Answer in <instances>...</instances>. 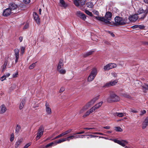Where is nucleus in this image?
Masks as SVG:
<instances>
[{
    "mask_svg": "<svg viewBox=\"0 0 148 148\" xmlns=\"http://www.w3.org/2000/svg\"><path fill=\"white\" fill-rule=\"evenodd\" d=\"M25 103V99H23L22 100L20 104L19 108L20 110L22 109L23 108Z\"/></svg>",
    "mask_w": 148,
    "mask_h": 148,
    "instance_id": "obj_27",
    "label": "nucleus"
},
{
    "mask_svg": "<svg viewBox=\"0 0 148 148\" xmlns=\"http://www.w3.org/2000/svg\"><path fill=\"white\" fill-rule=\"evenodd\" d=\"M102 103L103 102L102 101L100 102L93 107L92 108L93 109L94 111H95V110L99 108L101 106Z\"/></svg>",
    "mask_w": 148,
    "mask_h": 148,
    "instance_id": "obj_21",
    "label": "nucleus"
},
{
    "mask_svg": "<svg viewBox=\"0 0 148 148\" xmlns=\"http://www.w3.org/2000/svg\"><path fill=\"white\" fill-rule=\"evenodd\" d=\"M73 138H74V137L73 135L69 136L65 138L66 141H69L71 140Z\"/></svg>",
    "mask_w": 148,
    "mask_h": 148,
    "instance_id": "obj_35",
    "label": "nucleus"
},
{
    "mask_svg": "<svg viewBox=\"0 0 148 148\" xmlns=\"http://www.w3.org/2000/svg\"><path fill=\"white\" fill-rule=\"evenodd\" d=\"M21 131V127L20 125H17L15 130V133L18 134V133Z\"/></svg>",
    "mask_w": 148,
    "mask_h": 148,
    "instance_id": "obj_28",
    "label": "nucleus"
},
{
    "mask_svg": "<svg viewBox=\"0 0 148 148\" xmlns=\"http://www.w3.org/2000/svg\"><path fill=\"white\" fill-rule=\"evenodd\" d=\"M115 23L116 25H123L128 23L129 21H128L126 18H123L122 17L116 16L114 18Z\"/></svg>",
    "mask_w": 148,
    "mask_h": 148,
    "instance_id": "obj_2",
    "label": "nucleus"
},
{
    "mask_svg": "<svg viewBox=\"0 0 148 148\" xmlns=\"http://www.w3.org/2000/svg\"><path fill=\"white\" fill-rule=\"evenodd\" d=\"M18 72L17 71L15 73L13 74V77H16L18 76Z\"/></svg>",
    "mask_w": 148,
    "mask_h": 148,
    "instance_id": "obj_47",
    "label": "nucleus"
},
{
    "mask_svg": "<svg viewBox=\"0 0 148 148\" xmlns=\"http://www.w3.org/2000/svg\"><path fill=\"white\" fill-rule=\"evenodd\" d=\"M25 49V48L24 47H21V53L22 55L23 54Z\"/></svg>",
    "mask_w": 148,
    "mask_h": 148,
    "instance_id": "obj_44",
    "label": "nucleus"
},
{
    "mask_svg": "<svg viewBox=\"0 0 148 148\" xmlns=\"http://www.w3.org/2000/svg\"><path fill=\"white\" fill-rule=\"evenodd\" d=\"M15 57H19V50L18 49H15L14 50Z\"/></svg>",
    "mask_w": 148,
    "mask_h": 148,
    "instance_id": "obj_32",
    "label": "nucleus"
},
{
    "mask_svg": "<svg viewBox=\"0 0 148 148\" xmlns=\"http://www.w3.org/2000/svg\"><path fill=\"white\" fill-rule=\"evenodd\" d=\"M77 16L82 19L85 20L86 19V15L81 12L78 11L77 12Z\"/></svg>",
    "mask_w": 148,
    "mask_h": 148,
    "instance_id": "obj_16",
    "label": "nucleus"
},
{
    "mask_svg": "<svg viewBox=\"0 0 148 148\" xmlns=\"http://www.w3.org/2000/svg\"><path fill=\"white\" fill-rule=\"evenodd\" d=\"M17 7V5L13 3H10L9 4L8 8L13 12L14 13L16 12H14V11L16 10Z\"/></svg>",
    "mask_w": 148,
    "mask_h": 148,
    "instance_id": "obj_11",
    "label": "nucleus"
},
{
    "mask_svg": "<svg viewBox=\"0 0 148 148\" xmlns=\"http://www.w3.org/2000/svg\"><path fill=\"white\" fill-rule=\"evenodd\" d=\"M36 62L33 63L31 65L29 66V69H33L36 66Z\"/></svg>",
    "mask_w": 148,
    "mask_h": 148,
    "instance_id": "obj_38",
    "label": "nucleus"
},
{
    "mask_svg": "<svg viewBox=\"0 0 148 148\" xmlns=\"http://www.w3.org/2000/svg\"><path fill=\"white\" fill-rule=\"evenodd\" d=\"M110 127L109 126H106L105 127H104L103 128L106 129H109L110 128Z\"/></svg>",
    "mask_w": 148,
    "mask_h": 148,
    "instance_id": "obj_61",
    "label": "nucleus"
},
{
    "mask_svg": "<svg viewBox=\"0 0 148 148\" xmlns=\"http://www.w3.org/2000/svg\"><path fill=\"white\" fill-rule=\"evenodd\" d=\"M23 139L22 138H20L18 139L15 143V148H17L20 145L21 143L22 142Z\"/></svg>",
    "mask_w": 148,
    "mask_h": 148,
    "instance_id": "obj_19",
    "label": "nucleus"
},
{
    "mask_svg": "<svg viewBox=\"0 0 148 148\" xmlns=\"http://www.w3.org/2000/svg\"><path fill=\"white\" fill-rule=\"evenodd\" d=\"M95 51L94 50H90L83 54V56L84 57H86L92 54Z\"/></svg>",
    "mask_w": 148,
    "mask_h": 148,
    "instance_id": "obj_23",
    "label": "nucleus"
},
{
    "mask_svg": "<svg viewBox=\"0 0 148 148\" xmlns=\"http://www.w3.org/2000/svg\"><path fill=\"white\" fill-rule=\"evenodd\" d=\"M72 129H69L64 132L62 133L63 136H64L71 133L72 132Z\"/></svg>",
    "mask_w": 148,
    "mask_h": 148,
    "instance_id": "obj_34",
    "label": "nucleus"
},
{
    "mask_svg": "<svg viewBox=\"0 0 148 148\" xmlns=\"http://www.w3.org/2000/svg\"><path fill=\"white\" fill-rule=\"evenodd\" d=\"M146 113V111L145 110H143L140 112V115H142Z\"/></svg>",
    "mask_w": 148,
    "mask_h": 148,
    "instance_id": "obj_53",
    "label": "nucleus"
},
{
    "mask_svg": "<svg viewBox=\"0 0 148 148\" xmlns=\"http://www.w3.org/2000/svg\"><path fill=\"white\" fill-rule=\"evenodd\" d=\"M84 133V131H82L81 132H77V133H76V134H83Z\"/></svg>",
    "mask_w": 148,
    "mask_h": 148,
    "instance_id": "obj_58",
    "label": "nucleus"
},
{
    "mask_svg": "<svg viewBox=\"0 0 148 148\" xmlns=\"http://www.w3.org/2000/svg\"><path fill=\"white\" fill-rule=\"evenodd\" d=\"M12 13H14L13 12L8 8L4 10L3 12V15L4 16H7L10 15Z\"/></svg>",
    "mask_w": 148,
    "mask_h": 148,
    "instance_id": "obj_12",
    "label": "nucleus"
},
{
    "mask_svg": "<svg viewBox=\"0 0 148 148\" xmlns=\"http://www.w3.org/2000/svg\"><path fill=\"white\" fill-rule=\"evenodd\" d=\"M19 40L20 42H21L23 40L22 37L20 36L19 38Z\"/></svg>",
    "mask_w": 148,
    "mask_h": 148,
    "instance_id": "obj_59",
    "label": "nucleus"
},
{
    "mask_svg": "<svg viewBox=\"0 0 148 148\" xmlns=\"http://www.w3.org/2000/svg\"><path fill=\"white\" fill-rule=\"evenodd\" d=\"M86 136H89L91 138L95 137H97V136H96L93 135H86Z\"/></svg>",
    "mask_w": 148,
    "mask_h": 148,
    "instance_id": "obj_56",
    "label": "nucleus"
},
{
    "mask_svg": "<svg viewBox=\"0 0 148 148\" xmlns=\"http://www.w3.org/2000/svg\"><path fill=\"white\" fill-rule=\"evenodd\" d=\"M33 15L34 19L36 23L38 24H39L40 23V19L37 13L34 12Z\"/></svg>",
    "mask_w": 148,
    "mask_h": 148,
    "instance_id": "obj_15",
    "label": "nucleus"
},
{
    "mask_svg": "<svg viewBox=\"0 0 148 148\" xmlns=\"http://www.w3.org/2000/svg\"><path fill=\"white\" fill-rule=\"evenodd\" d=\"M23 2L26 4L29 3L30 2V0H23Z\"/></svg>",
    "mask_w": 148,
    "mask_h": 148,
    "instance_id": "obj_50",
    "label": "nucleus"
},
{
    "mask_svg": "<svg viewBox=\"0 0 148 148\" xmlns=\"http://www.w3.org/2000/svg\"><path fill=\"white\" fill-rule=\"evenodd\" d=\"M60 3V6L64 8H65L68 6V5L65 3L64 0H59Z\"/></svg>",
    "mask_w": 148,
    "mask_h": 148,
    "instance_id": "obj_22",
    "label": "nucleus"
},
{
    "mask_svg": "<svg viewBox=\"0 0 148 148\" xmlns=\"http://www.w3.org/2000/svg\"><path fill=\"white\" fill-rule=\"evenodd\" d=\"M138 12L139 14L143 13L142 16L139 18L140 19H143L146 16L148 12V9L147 8L146 10H144L142 8H140Z\"/></svg>",
    "mask_w": 148,
    "mask_h": 148,
    "instance_id": "obj_6",
    "label": "nucleus"
},
{
    "mask_svg": "<svg viewBox=\"0 0 148 148\" xmlns=\"http://www.w3.org/2000/svg\"><path fill=\"white\" fill-rule=\"evenodd\" d=\"M97 99V98H95L92 99L82 108L79 111V113H82L85 110L88 109L90 106L94 104Z\"/></svg>",
    "mask_w": 148,
    "mask_h": 148,
    "instance_id": "obj_4",
    "label": "nucleus"
},
{
    "mask_svg": "<svg viewBox=\"0 0 148 148\" xmlns=\"http://www.w3.org/2000/svg\"><path fill=\"white\" fill-rule=\"evenodd\" d=\"M94 111L93 109L92 108L89 110L87 111L85 114L83 115L84 117H85L86 116H88L90 113L93 112Z\"/></svg>",
    "mask_w": 148,
    "mask_h": 148,
    "instance_id": "obj_24",
    "label": "nucleus"
},
{
    "mask_svg": "<svg viewBox=\"0 0 148 148\" xmlns=\"http://www.w3.org/2000/svg\"><path fill=\"white\" fill-rule=\"evenodd\" d=\"M65 141H66V140L65 138H62L61 139H59L58 140V141H55V145H56L60 143H61L62 142H64Z\"/></svg>",
    "mask_w": 148,
    "mask_h": 148,
    "instance_id": "obj_29",
    "label": "nucleus"
},
{
    "mask_svg": "<svg viewBox=\"0 0 148 148\" xmlns=\"http://www.w3.org/2000/svg\"><path fill=\"white\" fill-rule=\"evenodd\" d=\"M111 140L114 141L115 143H116L123 147L127 143V142L126 140H123L121 141L116 139Z\"/></svg>",
    "mask_w": 148,
    "mask_h": 148,
    "instance_id": "obj_13",
    "label": "nucleus"
},
{
    "mask_svg": "<svg viewBox=\"0 0 148 148\" xmlns=\"http://www.w3.org/2000/svg\"><path fill=\"white\" fill-rule=\"evenodd\" d=\"M86 5L87 7L89 8H91L93 6V5L92 3L91 2L87 3H86Z\"/></svg>",
    "mask_w": 148,
    "mask_h": 148,
    "instance_id": "obj_33",
    "label": "nucleus"
},
{
    "mask_svg": "<svg viewBox=\"0 0 148 148\" xmlns=\"http://www.w3.org/2000/svg\"><path fill=\"white\" fill-rule=\"evenodd\" d=\"M7 110V108L4 104H2L0 106V114H3Z\"/></svg>",
    "mask_w": 148,
    "mask_h": 148,
    "instance_id": "obj_17",
    "label": "nucleus"
},
{
    "mask_svg": "<svg viewBox=\"0 0 148 148\" xmlns=\"http://www.w3.org/2000/svg\"><path fill=\"white\" fill-rule=\"evenodd\" d=\"M115 130L117 132H122L123 131L121 128L119 127H115Z\"/></svg>",
    "mask_w": 148,
    "mask_h": 148,
    "instance_id": "obj_39",
    "label": "nucleus"
},
{
    "mask_svg": "<svg viewBox=\"0 0 148 148\" xmlns=\"http://www.w3.org/2000/svg\"><path fill=\"white\" fill-rule=\"evenodd\" d=\"M107 33L110 34L112 36L114 37V34L112 32H110V31H107Z\"/></svg>",
    "mask_w": 148,
    "mask_h": 148,
    "instance_id": "obj_51",
    "label": "nucleus"
},
{
    "mask_svg": "<svg viewBox=\"0 0 148 148\" xmlns=\"http://www.w3.org/2000/svg\"><path fill=\"white\" fill-rule=\"evenodd\" d=\"M28 27V24H26L25 25V26L24 27V28L25 29L27 28Z\"/></svg>",
    "mask_w": 148,
    "mask_h": 148,
    "instance_id": "obj_62",
    "label": "nucleus"
},
{
    "mask_svg": "<svg viewBox=\"0 0 148 148\" xmlns=\"http://www.w3.org/2000/svg\"><path fill=\"white\" fill-rule=\"evenodd\" d=\"M115 115L119 117H121L123 116L126 115V114L125 113L116 112Z\"/></svg>",
    "mask_w": 148,
    "mask_h": 148,
    "instance_id": "obj_31",
    "label": "nucleus"
},
{
    "mask_svg": "<svg viewBox=\"0 0 148 148\" xmlns=\"http://www.w3.org/2000/svg\"><path fill=\"white\" fill-rule=\"evenodd\" d=\"M14 134L12 133L10 135V141L11 142L13 141L14 139Z\"/></svg>",
    "mask_w": 148,
    "mask_h": 148,
    "instance_id": "obj_37",
    "label": "nucleus"
},
{
    "mask_svg": "<svg viewBox=\"0 0 148 148\" xmlns=\"http://www.w3.org/2000/svg\"><path fill=\"white\" fill-rule=\"evenodd\" d=\"M63 136V135L62 133V134H60L59 135L56 136V137H55V139L57 138H59L60 137H61L62 136Z\"/></svg>",
    "mask_w": 148,
    "mask_h": 148,
    "instance_id": "obj_54",
    "label": "nucleus"
},
{
    "mask_svg": "<svg viewBox=\"0 0 148 148\" xmlns=\"http://www.w3.org/2000/svg\"><path fill=\"white\" fill-rule=\"evenodd\" d=\"M41 9L40 8L39 10V13L40 14H41Z\"/></svg>",
    "mask_w": 148,
    "mask_h": 148,
    "instance_id": "obj_63",
    "label": "nucleus"
},
{
    "mask_svg": "<svg viewBox=\"0 0 148 148\" xmlns=\"http://www.w3.org/2000/svg\"><path fill=\"white\" fill-rule=\"evenodd\" d=\"M129 111L134 113H137L138 112V111L132 108H130Z\"/></svg>",
    "mask_w": 148,
    "mask_h": 148,
    "instance_id": "obj_40",
    "label": "nucleus"
},
{
    "mask_svg": "<svg viewBox=\"0 0 148 148\" xmlns=\"http://www.w3.org/2000/svg\"><path fill=\"white\" fill-rule=\"evenodd\" d=\"M7 62L6 61H5L4 63V64L3 67V70H4L6 68V65L7 64Z\"/></svg>",
    "mask_w": 148,
    "mask_h": 148,
    "instance_id": "obj_48",
    "label": "nucleus"
},
{
    "mask_svg": "<svg viewBox=\"0 0 148 148\" xmlns=\"http://www.w3.org/2000/svg\"><path fill=\"white\" fill-rule=\"evenodd\" d=\"M65 88L64 87H61L60 88V90H59L60 92H63L65 90Z\"/></svg>",
    "mask_w": 148,
    "mask_h": 148,
    "instance_id": "obj_49",
    "label": "nucleus"
},
{
    "mask_svg": "<svg viewBox=\"0 0 148 148\" xmlns=\"http://www.w3.org/2000/svg\"><path fill=\"white\" fill-rule=\"evenodd\" d=\"M85 13L89 15V16H92V13L89 11L88 10H86L85 11Z\"/></svg>",
    "mask_w": 148,
    "mask_h": 148,
    "instance_id": "obj_42",
    "label": "nucleus"
},
{
    "mask_svg": "<svg viewBox=\"0 0 148 148\" xmlns=\"http://www.w3.org/2000/svg\"><path fill=\"white\" fill-rule=\"evenodd\" d=\"M43 127L42 126H40L38 129L37 134V136H36V140L39 139L41 137L43 134Z\"/></svg>",
    "mask_w": 148,
    "mask_h": 148,
    "instance_id": "obj_7",
    "label": "nucleus"
},
{
    "mask_svg": "<svg viewBox=\"0 0 148 148\" xmlns=\"http://www.w3.org/2000/svg\"><path fill=\"white\" fill-rule=\"evenodd\" d=\"M118 82L117 80H115L113 81H111L109 82L106 83L103 86V87H109L113 86L116 84Z\"/></svg>",
    "mask_w": 148,
    "mask_h": 148,
    "instance_id": "obj_10",
    "label": "nucleus"
},
{
    "mask_svg": "<svg viewBox=\"0 0 148 148\" xmlns=\"http://www.w3.org/2000/svg\"><path fill=\"white\" fill-rule=\"evenodd\" d=\"M86 2V0H79V6L80 5H84Z\"/></svg>",
    "mask_w": 148,
    "mask_h": 148,
    "instance_id": "obj_36",
    "label": "nucleus"
},
{
    "mask_svg": "<svg viewBox=\"0 0 148 148\" xmlns=\"http://www.w3.org/2000/svg\"><path fill=\"white\" fill-rule=\"evenodd\" d=\"M139 16H138L137 15L135 14L129 17L128 18L130 21H135Z\"/></svg>",
    "mask_w": 148,
    "mask_h": 148,
    "instance_id": "obj_18",
    "label": "nucleus"
},
{
    "mask_svg": "<svg viewBox=\"0 0 148 148\" xmlns=\"http://www.w3.org/2000/svg\"><path fill=\"white\" fill-rule=\"evenodd\" d=\"M116 65L114 63L109 64L104 66V69L105 71L108 70L112 68H115Z\"/></svg>",
    "mask_w": 148,
    "mask_h": 148,
    "instance_id": "obj_8",
    "label": "nucleus"
},
{
    "mask_svg": "<svg viewBox=\"0 0 148 148\" xmlns=\"http://www.w3.org/2000/svg\"><path fill=\"white\" fill-rule=\"evenodd\" d=\"M57 70L60 73L62 74H64L66 73V70L63 69V67Z\"/></svg>",
    "mask_w": 148,
    "mask_h": 148,
    "instance_id": "obj_26",
    "label": "nucleus"
},
{
    "mask_svg": "<svg viewBox=\"0 0 148 148\" xmlns=\"http://www.w3.org/2000/svg\"><path fill=\"white\" fill-rule=\"evenodd\" d=\"M148 125V116L146 117L143 122L142 127L143 129L145 128Z\"/></svg>",
    "mask_w": 148,
    "mask_h": 148,
    "instance_id": "obj_14",
    "label": "nucleus"
},
{
    "mask_svg": "<svg viewBox=\"0 0 148 148\" xmlns=\"http://www.w3.org/2000/svg\"><path fill=\"white\" fill-rule=\"evenodd\" d=\"M63 60L62 59H60L58 65L57 66V70L63 68Z\"/></svg>",
    "mask_w": 148,
    "mask_h": 148,
    "instance_id": "obj_20",
    "label": "nucleus"
},
{
    "mask_svg": "<svg viewBox=\"0 0 148 148\" xmlns=\"http://www.w3.org/2000/svg\"><path fill=\"white\" fill-rule=\"evenodd\" d=\"M31 144V143H28L26 144L23 147V148H27Z\"/></svg>",
    "mask_w": 148,
    "mask_h": 148,
    "instance_id": "obj_45",
    "label": "nucleus"
},
{
    "mask_svg": "<svg viewBox=\"0 0 148 148\" xmlns=\"http://www.w3.org/2000/svg\"><path fill=\"white\" fill-rule=\"evenodd\" d=\"M52 145H53V146L56 145H55V142H54L51 143H49V144H47L46 146V147H49V146H51Z\"/></svg>",
    "mask_w": 148,
    "mask_h": 148,
    "instance_id": "obj_43",
    "label": "nucleus"
},
{
    "mask_svg": "<svg viewBox=\"0 0 148 148\" xmlns=\"http://www.w3.org/2000/svg\"><path fill=\"white\" fill-rule=\"evenodd\" d=\"M143 88L145 89L146 90H148V85H145V86H143Z\"/></svg>",
    "mask_w": 148,
    "mask_h": 148,
    "instance_id": "obj_55",
    "label": "nucleus"
},
{
    "mask_svg": "<svg viewBox=\"0 0 148 148\" xmlns=\"http://www.w3.org/2000/svg\"><path fill=\"white\" fill-rule=\"evenodd\" d=\"M76 134V133L74 134L73 135L74 138L76 139L80 138V135H75Z\"/></svg>",
    "mask_w": 148,
    "mask_h": 148,
    "instance_id": "obj_46",
    "label": "nucleus"
},
{
    "mask_svg": "<svg viewBox=\"0 0 148 148\" xmlns=\"http://www.w3.org/2000/svg\"><path fill=\"white\" fill-rule=\"evenodd\" d=\"M45 106V111L47 114L48 115L51 114L52 113V111L49 103L46 102Z\"/></svg>",
    "mask_w": 148,
    "mask_h": 148,
    "instance_id": "obj_9",
    "label": "nucleus"
},
{
    "mask_svg": "<svg viewBox=\"0 0 148 148\" xmlns=\"http://www.w3.org/2000/svg\"><path fill=\"white\" fill-rule=\"evenodd\" d=\"M79 0H74L75 4L77 6H79Z\"/></svg>",
    "mask_w": 148,
    "mask_h": 148,
    "instance_id": "obj_41",
    "label": "nucleus"
},
{
    "mask_svg": "<svg viewBox=\"0 0 148 148\" xmlns=\"http://www.w3.org/2000/svg\"><path fill=\"white\" fill-rule=\"evenodd\" d=\"M134 84L136 86L139 87L141 85V82L138 80H135L134 81Z\"/></svg>",
    "mask_w": 148,
    "mask_h": 148,
    "instance_id": "obj_30",
    "label": "nucleus"
},
{
    "mask_svg": "<svg viewBox=\"0 0 148 148\" xmlns=\"http://www.w3.org/2000/svg\"><path fill=\"white\" fill-rule=\"evenodd\" d=\"M97 73V69L96 68H93L88 77V81L91 82L92 81L96 76Z\"/></svg>",
    "mask_w": 148,
    "mask_h": 148,
    "instance_id": "obj_3",
    "label": "nucleus"
},
{
    "mask_svg": "<svg viewBox=\"0 0 148 148\" xmlns=\"http://www.w3.org/2000/svg\"><path fill=\"white\" fill-rule=\"evenodd\" d=\"M95 128H84V129L85 130H90L91 129H95Z\"/></svg>",
    "mask_w": 148,
    "mask_h": 148,
    "instance_id": "obj_57",
    "label": "nucleus"
},
{
    "mask_svg": "<svg viewBox=\"0 0 148 148\" xmlns=\"http://www.w3.org/2000/svg\"><path fill=\"white\" fill-rule=\"evenodd\" d=\"M112 17L111 13L108 12H106L104 16H97L95 17V18L98 20L105 23L108 25L112 26L113 24V23L110 21L112 19Z\"/></svg>",
    "mask_w": 148,
    "mask_h": 148,
    "instance_id": "obj_1",
    "label": "nucleus"
},
{
    "mask_svg": "<svg viewBox=\"0 0 148 148\" xmlns=\"http://www.w3.org/2000/svg\"><path fill=\"white\" fill-rule=\"evenodd\" d=\"M144 2L145 3H148V0H144Z\"/></svg>",
    "mask_w": 148,
    "mask_h": 148,
    "instance_id": "obj_64",
    "label": "nucleus"
},
{
    "mask_svg": "<svg viewBox=\"0 0 148 148\" xmlns=\"http://www.w3.org/2000/svg\"><path fill=\"white\" fill-rule=\"evenodd\" d=\"M132 27L133 29L139 28L140 29H142L144 28L145 27L144 26L142 25H135L132 26Z\"/></svg>",
    "mask_w": 148,
    "mask_h": 148,
    "instance_id": "obj_25",
    "label": "nucleus"
},
{
    "mask_svg": "<svg viewBox=\"0 0 148 148\" xmlns=\"http://www.w3.org/2000/svg\"><path fill=\"white\" fill-rule=\"evenodd\" d=\"M15 62H17L18 60L19 57H15Z\"/></svg>",
    "mask_w": 148,
    "mask_h": 148,
    "instance_id": "obj_60",
    "label": "nucleus"
},
{
    "mask_svg": "<svg viewBox=\"0 0 148 148\" xmlns=\"http://www.w3.org/2000/svg\"><path fill=\"white\" fill-rule=\"evenodd\" d=\"M6 79V77L4 75L3 76L0 78L1 81H3Z\"/></svg>",
    "mask_w": 148,
    "mask_h": 148,
    "instance_id": "obj_52",
    "label": "nucleus"
},
{
    "mask_svg": "<svg viewBox=\"0 0 148 148\" xmlns=\"http://www.w3.org/2000/svg\"><path fill=\"white\" fill-rule=\"evenodd\" d=\"M108 101L109 102L111 101H116L119 100V98L118 96H117L114 94L111 95L110 97L108 99Z\"/></svg>",
    "mask_w": 148,
    "mask_h": 148,
    "instance_id": "obj_5",
    "label": "nucleus"
}]
</instances>
